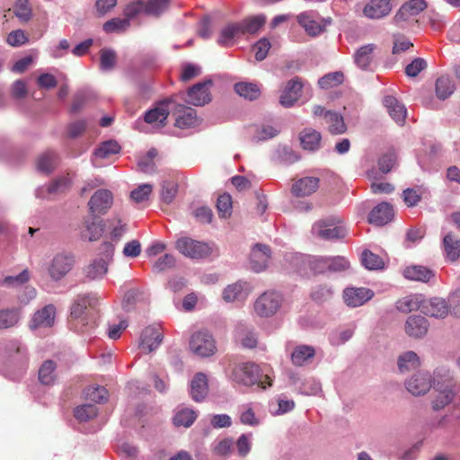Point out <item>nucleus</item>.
Here are the masks:
<instances>
[{
  "label": "nucleus",
  "instance_id": "39",
  "mask_svg": "<svg viewBox=\"0 0 460 460\" xmlns=\"http://www.w3.org/2000/svg\"><path fill=\"white\" fill-rule=\"evenodd\" d=\"M314 355L315 349L314 347L309 345H298L294 349L291 354V360L296 366H303L309 359L313 358Z\"/></svg>",
  "mask_w": 460,
  "mask_h": 460
},
{
  "label": "nucleus",
  "instance_id": "30",
  "mask_svg": "<svg viewBox=\"0 0 460 460\" xmlns=\"http://www.w3.org/2000/svg\"><path fill=\"white\" fill-rule=\"evenodd\" d=\"M318 187L319 179L317 177H304L292 185L291 192L296 197H305L315 192Z\"/></svg>",
  "mask_w": 460,
  "mask_h": 460
},
{
  "label": "nucleus",
  "instance_id": "8",
  "mask_svg": "<svg viewBox=\"0 0 460 460\" xmlns=\"http://www.w3.org/2000/svg\"><path fill=\"white\" fill-rule=\"evenodd\" d=\"M75 264V257L70 252H58L49 262L48 273L53 281L64 279L72 270Z\"/></svg>",
  "mask_w": 460,
  "mask_h": 460
},
{
  "label": "nucleus",
  "instance_id": "51",
  "mask_svg": "<svg viewBox=\"0 0 460 460\" xmlns=\"http://www.w3.org/2000/svg\"><path fill=\"white\" fill-rule=\"evenodd\" d=\"M120 146L115 140H107L102 142L95 150L94 155L96 157L105 159L112 155L119 153Z\"/></svg>",
  "mask_w": 460,
  "mask_h": 460
},
{
  "label": "nucleus",
  "instance_id": "57",
  "mask_svg": "<svg viewBox=\"0 0 460 460\" xmlns=\"http://www.w3.org/2000/svg\"><path fill=\"white\" fill-rule=\"evenodd\" d=\"M355 326H349L343 330H335L329 334L330 343L333 346H339L348 341L354 333Z\"/></svg>",
  "mask_w": 460,
  "mask_h": 460
},
{
  "label": "nucleus",
  "instance_id": "15",
  "mask_svg": "<svg viewBox=\"0 0 460 460\" xmlns=\"http://www.w3.org/2000/svg\"><path fill=\"white\" fill-rule=\"evenodd\" d=\"M344 303L349 307H358L372 299L374 291L367 288L348 287L343 290Z\"/></svg>",
  "mask_w": 460,
  "mask_h": 460
},
{
  "label": "nucleus",
  "instance_id": "55",
  "mask_svg": "<svg viewBox=\"0 0 460 460\" xmlns=\"http://www.w3.org/2000/svg\"><path fill=\"white\" fill-rule=\"evenodd\" d=\"M344 75L342 72H332L324 75L318 80V84L322 89H330L342 84Z\"/></svg>",
  "mask_w": 460,
  "mask_h": 460
},
{
  "label": "nucleus",
  "instance_id": "17",
  "mask_svg": "<svg viewBox=\"0 0 460 460\" xmlns=\"http://www.w3.org/2000/svg\"><path fill=\"white\" fill-rule=\"evenodd\" d=\"M252 290L249 282L238 280L233 284L227 285L222 291V298L226 303L242 301L246 299Z\"/></svg>",
  "mask_w": 460,
  "mask_h": 460
},
{
  "label": "nucleus",
  "instance_id": "46",
  "mask_svg": "<svg viewBox=\"0 0 460 460\" xmlns=\"http://www.w3.org/2000/svg\"><path fill=\"white\" fill-rule=\"evenodd\" d=\"M455 89V84L448 75H441L436 81V95L439 100L448 98Z\"/></svg>",
  "mask_w": 460,
  "mask_h": 460
},
{
  "label": "nucleus",
  "instance_id": "22",
  "mask_svg": "<svg viewBox=\"0 0 460 460\" xmlns=\"http://www.w3.org/2000/svg\"><path fill=\"white\" fill-rule=\"evenodd\" d=\"M424 296L421 294H411L398 299L395 303L396 310L401 314H411L419 312L422 314Z\"/></svg>",
  "mask_w": 460,
  "mask_h": 460
},
{
  "label": "nucleus",
  "instance_id": "33",
  "mask_svg": "<svg viewBox=\"0 0 460 460\" xmlns=\"http://www.w3.org/2000/svg\"><path fill=\"white\" fill-rule=\"evenodd\" d=\"M198 417V412L191 408L179 405L175 409L173 416V424L176 427H190Z\"/></svg>",
  "mask_w": 460,
  "mask_h": 460
},
{
  "label": "nucleus",
  "instance_id": "50",
  "mask_svg": "<svg viewBox=\"0 0 460 460\" xmlns=\"http://www.w3.org/2000/svg\"><path fill=\"white\" fill-rule=\"evenodd\" d=\"M117 63V54L111 49L103 48L100 50V69L103 72L112 70Z\"/></svg>",
  "mask_w": 460,
  "mask_h": 460
},
{
  "label": "nucleus",
  "instance_id": "62",
  "mask_svg": "<svg viewBox=\"0 0 460 460\" xmlns=\"http://www.w3.org/2000/svg\"><path fill=\"white\" fill-rule=\"evenodd\" d=\"M30 279V272L28 270H23L16 276H7L2 281L1 285L8 288H16L28 282Z\"/></svg>",
  "mask_w": 460,
  "mask_h": 460
},
{
  "label": "nucleus",
  "instance_id": "48",
  "mask_svg": "<svg viewBox=\"0 0 460 460\" xmlns=\"http://www.w3.org/2000/svg\"><path fill=\"white\" fill-rule=\"evenodd\" d=\"M9 351H15L13 359L17 361V365L20 370H24L27 367L28 357L26 348L19 341H12L8 345Z\"/></svg>",
  "mask_w": 460,
  "mask_h": 460
},
{
  "label": "nucleus",
  "instance_id": "10",
  "mask_svg": "<svg viewBox=\"0 0 460 460\" xmlns=\"http://www.w3.org/2000/svg\"><path fill=\"white\" fill-rule=\"evenodd\" d=\"M113 204V194L107 189L97 190L91 197L88 207L93 217L104 215Z\"/></svg>",
  "mask_w": 460,
  "mask_h": 460
},
{
  "label": "nucleus",
  "instance_id": "28",
  "mask_svg": "<svg viewBox=\"0 0 460 460\" xmlns=\"http://www.w3.org/2000/svg\"><path fill=\"white\" fill-rule=\"evenodd\" d=\"M208 393V379L205 374L197 373L190 381V394L197 402H202Z\"/></svg>",
  "mask_w": 460,
  "mask_h": 460
},
{
  "label": "nucleus",
  "instance_id": "36",
  "mask_svg": "<svg viewBox=\"0 0 460 460\" xmlns=\"http://www.w3.org/2000/svg\"><path fill=\"white\" fill-rule=\"evenodd\" d=\"M242 36L243 35L239 22L228 23L222 29L217 43L221 46H229L234 39Z\"/></svg>",
  "mask_w": 460,
  "mask_h": 460
},
{
  "label": "nucleus",
  "instance_id": "61",
  "mask_svg": "<svg viewBox=\"0 0 460 460\" xmlns=\"http://www.w3.org/2000/svg\"><path fill=\"white\" fill-rule=\"evenodd\" d=\"M333 291L328 285H317L311 291V297L316 303H323L332 296Z\"/></svg>",
  "mask_w": 460,
  "mask_h": 460
},
{
  "label": "nucleus",
  "instance_id": "19",
  "mask_svg": "<svg viewBox=\"0 0 460 460\" xmlns=\"http://www.w3.org/2000/svg\"><path fill=\"white\" fill-rule=\"evenodd\" d=\"M71 184V180L68 177L62 176L47 185L39 187L35 195L39 199H49L52 196L65 192L70 188Z\"/></svg>",
  "mask_w": 460,
  "mask_h": 460
},
{
  "label": "nucleus",
  "instance_id": "45",
  "mask_svg": "<svg viewBox=\"0 0 460 460\" xmlns=\"http://www.w3.org/2000/svg\"><path fill=\"white\" fill-rule=\"evenodd\" d=\"M325 119L331 134L340 135L346 132L347 126L344 123L343 117L338 112L326 111Z\"/></svg>",
  "mask_w": 460,
  "mask_h": 460
},
{
  "label": "nucleus",
  "instance_id": "42",
  "mask_svg": "<svg viewBox=\"0 0 460 460\" xmlns=\"http://www.w3.org/2000/svg\"><path fill=\"white\" fill-rule=\"evenodd\" d=\"M266 22V17L263 14L251 16L239 22L243 35L255 34Z\"/></svg>",
  "mask_w": 460,
  "mask_h": 460
},
{
  "label": "nucleus",
  "instance_id": "5",
  "mask_svg": "<svg viewBox=\"0 0 460 460\" xmlns=\"http://www.w3.org/2000/svg\"><path fill=\"white\" fill-rule=\"evenodd\" d=\"M176 248L184 256L194 260L207 258L212 253V247L208 243L197 241L190 237L178 239Z\"/></svg>",
  "mask_w": 460,
  "mask_h": 460
},
{
  "label": "nucleus",
  "instance_id": "2",
  "mask_svg": "<svg viewBox=\"0 0 460 460\" xmlns=\"http://www.w3.org/2000/svg\"><path fill=\"white\" fill-rule=\"evenodd\" d=\"M312 232L323 240L333 241L344 238L348 229L341 217L332 215L315 222Z\"/></svg>",
  "mask_w": 460,
  "mask_h": 460
},
{
  "label": "nucleus",
  "instance_id": "26",
  "mask_svg": "<svg viewBox=\"0 0 460 460\" xmlns=\"http://www.w3.org/2000/svg\"><path fill=\"white\" fill-rule=\"evenodd\" d=\"M391 10V0H369L363 9V13L369 19H381L388 15Z\"/></svg>",
  "mask_w": 460,
  "mask_h": 460
},
{
  "label": "nucleus",
  "instance_id": "20",
  "mask_svg": "<svg viewBox=\"0 0 460 460\" xmlns=\"http://www.w3.org/2000/svg\"><path fill=\"white\" fill-rule=\"evenodd\" d=\"M427 8L425 0H410L404 3L397 11L394 17L395 23L406 22L411 17L417 16Z\"/></svg>",
  "mask_w": 460,
  "mask_h": 460
},
{
  "label": "nucleus",
  "instance_id": "21",
  "mask_svg": "<svg viewBox=\"0 0 460 460\" xmlns=\"http://www.w3.org/2000/svg\"><path fill=\"white\" fill-rule=\"evenodd\" d=\"M98 304V298L93 294L78 295L70 307V316H81L87 313L92 314Z\"/></svg>",
  "mask_w": 460,
  "mask_h": 460
},
{
  "label": "nucleus",
  "instance_id": "29",
  "mask_svg": "<svg viewBox=\"0 0 460 460\" xmlns=\"http://www.w3.org/2000/svg\"><path fill=\"white\" fill-rule=\"evenodd\" d=\"M383 103L396 123L402 124L404 122L407 110L402 102L393 95H386L384 97Z\"/></svg>",
  "mask_w": 460,
  "mask_h": 460
},
{
  "label": "nucleus",
  "instance_id": "23",
  "mask_svg": "<svg viewBox=\"0 0 460 460\" xmlns=\"http://www.w3.org/2000/svg\"><path fill=\"white\" fill-rule=\"evenodd\" d=\"M394 208L388 202L377 204L368 215V222L375 226H385L394 217Z\"/></svg>",
  "mask_w": 460,
  "mask_h": 460
},
{
  "label": "nucleus",
  "instance_id": "13",
  "mask_svg": "<svg viewBox=\"0 0 460 460\" xmlns=\"http://www.w3.org/2000/svg\"><path fill=\"white\" fill-rule=\"evenodd\" d=\"M431 387L434 390H457V382L455 379L453 371L446 366L435 368L431 376Z\"/></svg>",
  "mask_w": 460,
  "mask_h": 460
},
{
  "label": "nucleus",
  "instance_id": "56",
  "mask_svg": "<svg viewBox=\"0 0 460 460\" xmlns=\"http://www.w3.org/2000/svg\"><path fill=\"white\" fill-rule=\"evenodd\" d=\"M84 393L87 400L94 402H104L108 399V391L103 386L89 385Z\"/></svg>",
  "mask_w": 460,
  "mask_h": 460
},
{
  "label": "nucleus",
  "instance_id": "40",
  "mask_svg": "<svg viewBox=\"0 0 460 460\" xmlns=\"http://www.w3.org/2000/svg\"><path fill=\"white\" fill-rule=\"evenodd\" d=\"M234 92L241 97L254 101L261 95V90L257 84L247 82H239L234 85Z\"/></svg>",
  "mask_w": 460,
  "mask_h": 460
},
{
  "label": "nucleus",
  "instance_id": "1",
  "mask_svg": "<svg viewBox=\"0 0 460 460\" xmlns=\"http://www.w3.org/2000/svg\"><path fill=\"white\" fill-rule=\"evenodd\" d=\"M230 379L243 386H252L257 384L262 389H266L272 385V379L268 375L264 376V380L261 379L259 367L252 362L235 365L232 369Z\"/></svg>",
  "mask_w": 460,
  "mask_h": 460
},
{
  "label": "nucleus",
  "instance_id": "54",
  "mask_svg": "<svg viewBox=\"0 0 460 460\" xmlns=\"http://www.w3.org/2000/svg\"><path fill=\"white\" fill-rule=\"evenodd\" d=\"M170 0H147L145 1L146 14L159 17L169 7Z\"/></svg>",
  "mask_w": 460,
  "mask_h": 460
},
{
  "label": "nucleus",
  "instance_id": "4",
  "mask_svg": "<svg viewBox=\"0 0 460 460\" xmlns=\"http://www.w3.org/2000/svg\"><path fill=\"white\" fill-rule=\"evenodd\" d=\"M282 303L283 296L279 292L268 290L257 297L253 309L259 316H274L280 311Z\"/></svg>",
  "mask_w": 460,
  "mask_h": 460
},
{
  "label": "nucleus",
  "instance_id": "9",
  "mask_svg": "<svg viewBox=\"0 0 460 460\" xmlns=\"http://www.w3.org/2000/svg\"><path fill=\"white\" fill-rule=\"evenodd\" d=\"M164 332L160 324L146 326L140 333L139 348L146 353L155 350L162 343Z\"/></svg>",
  "mask_w": 460,
  "mask_h": 460
},
{
  "label": "nucleus",
  "instance_id": "60",
  "mask_svg": "<svg viewBox=\"0 0 460 460\" xmlns=\"http://www.w3.org/2000/svg\"><path fill=\"white\" fill-rule=\"evenodd\" d=\"M296 388L301 394L316 395L321 391V384L310 377L303 380Z\"/></svg>",
  "mask_w": 460,
  "mask_h": 460
},
{
  "label": "nucleus",
  "instance_id": "25",
  "mask_svg": "<svg viewBox=\"0 0 460 460\" xmlns=\"http://www.w3.org/2000/svg\"><path fill=\"white\" fill-rule=\"evenodd\" d=\"M450 314L448 301L441 297L426 299L422 305L423 316H447Z\"/></svg>",
  "mask_w": 460,
  "mask_h": 460
},
{
  "label": "nucleus",
  "instance_id": "43",
  "mask_svg": "<svg viewBox=\"0 0 460 460\" xmlns=\"http://www.w3.org/2000/svg\"><path fill=\"white\" fill-rule=\"evenodd\" d=\"M57 365L53 360H46L39 369V380L44 385H52L55 383Z\"/></svg>",
  "mask_w": 460,
  "mask_h": 460
},
{
  "label": "nucleus",
  "instance_id": "53",
  "mask_svg": "<svg viewBox=\"0 0 460 460\" xmlns=\"http://www.w3.org/2000/svg\"><path fill=\"white\" fill-rule=\"evenodd\" d=\"M97 414H98L97 407L91 403H85V404L77 406L74 410V416L80 422L88 421V420L93 419L94 417H96Z\"/></svg>",
  "mask_w": 460,
  "mask_h": 460
},
{
  "label": "nucleus",
  "instance_id": "59",
  "mask_svg": "<svg viewBox=\"0 0 460 460\" xmlns=\"http://www.w3.org/2000/svg\"><path fill=\"white\" fill-rule=\"evenodd\" d=\"M240 422L243 425L251 427H256L260 425V419L256 417L251 404H245L242 406L240 410Z\"/></svg>",
  "mask_w": 460,
  "mask_h": 460
},
{
  "label": "nucleus",
  "instance_id": "12",
  "mask_svg": "<svg viewBox=\"0 0 460 460\" xmlns=\"http://www.w3.org/2000/svg\"><path fill=\"white\" fill-rule=\"evenodd\" d=\"M211 85V79L195 84L188 90L185 102L194 106H203L209 102L211 98L208 88Z\"/></svg>",
  "mask_w": 460,
  "mask_h": 460
},
{
  "label": "nucleus",
  "instance_id": "6",
  "mask_svg": "<svg viewBox=\"0 0 460 460\" xmlns=\"http://www.w3.org/2000/svg\"><path fill=\"white\" fill-rule=\"evenodd\" d=\"M172 104H174L172 98L157 102L153 108L144 113V122L156 128H164L166 125L169 113L172 110Z\"/></svg>",
  "mask_w": 460,
  "mask_h": 460
},
{
  "label": "nucleus",
  "instance_id": "27",
  "mask_svg": "<svg viewBox=\"0 0 460 460\" xmlns=\"http://www.w3.org/2000/svg\"><path fill=\"white\" fill-rule=\"evenodd\" d=\"M104 231V224L99 217H93L84 220V229L81 233L83 240L94 242L101 238Z\"/></svg>",
  "mask_w": 460,
  "mask_h": 460
},
{
  "label": "nucleus",
  "instance_id": "16",
  "mask_svg": "<svg viewBox=\"0 0 460 460\" xmlns=\"http://www.w3.org/2000/svg\"><path fill=\"white\" fill-rule=\"evenodd\" d=\"M405 387L412 395L425 394L431 387V376L429 372L419 371L405 382Z\"/></svg>",
  "mask_w": 460,
  "mask_h": 460
},
{
  "label": "nucleus",
  "instance_id": "41",
  "mask_svg": "<svg viewBox=\"0 0 460 460\" xmlns=\"http://www.w3.org/2000/svg\"><path fill=\"white\" fill-rule=\"evenodd\" d=\"M58 155L54 151H47L40 155L37 161V169L39 172L49 174L58 164Z\"/></svg>",
  "mask_w": 460,
  "mask_h": 460
},
{
  "label": "nucleus",
  "instance_id": "38",
  "mask_svg": "<svg viewBox=\"0 0 460 460\" xmlns=\"http://www.w3.org/2000/svg\"><path fill=\"white\" fill-rule=\"evenodd\" d=\"M444 250L447 257L452 261H456L460 256V238L453 233H447L443 238Z\"/></svg>",
  "mask_w": 460,
  "mask_h": 460
},
{
  "label": "nucleus",
  "instance_id": "44",
  "mask_svg": "<svg viewBox=\"0 0 460 460\" xmlns=\"http://www.w3.org/2000/svg\"><path fill=\"white\" fill-rule=\"evenodd\" d=\"M397 366L401 373L408 372L420 366V358L414 351H406L398 357Z\"/></svg>",
  "mask_w": 460,
  "mask_h": 460
},
{
  "label": "nucleus",
  "instance_id": "35",
  "mask_svg": "<svg viewBox=\"0 0 460 460\" xmlns=\"http://www.w3.org/2000/svg\"><path fill=\"white\" fill-rule=\"evenodd\" d=\"M429 326L427 318H407L405 332L411 337L421 338L427 333Z\"/></svg>",
  "mask_w": 460,
  "mask_h": 460
},
{
  "label": "nucleus",
  "instance_id": "24",
  "mask_svg": "<svg viewBox=\"0 0 460 460\" xmlns=\"http://www.w3.org/2000/svg\"><path fill=\"white\" fill-rule=\"evenodd\" d=\"M303 84L298 77H295L287 83L283 90L279 102L285 108L292 107L300 97Z\"/></svg>",
  "mask_w": 460,
  "mask_h": 460
},
{
  "label": "nucleus",
  "instance_id": "52",
  "mask_svg": "<svg viewBox=\"0 0 460 460\" xmlns=\"http://www.w3.org/2000/svg\"><path fill=\"white\" fill-rule=\"evenodd\" d=\"M362 265L369 270H380L384 267L383 259L369 250H365L360 258Z\"/></svg>",
  "mask_w": 460,
  "mask_h": 460
},
{
  "label": "nucleus",
  "instance_id": "18",
  "mask_svg": "<svg viewBox=\"0 0 460 460\" xmlns=\"http://www.w3.org/2000/svg\"><path fill=\"white\" fill-rule=\"evenodd\" d=\"M270 259V248L266 244L256 243L250 255L251 268L254 272H261L268 267Z\"/></svg>",
  "mask_w": 460,
  "mask_h": 460
},
{
  "label": "nucleus",
  "instance_id": "14",
  "mask_svg": "<svg viewBox=\"0 0 460 460\" xmlns=\"http://www.w3.org/2000/svg\"><path fill=\"white\" fill-rule=\"evenodd\" d=\"M172 111L177 116L175 119V126L177 128L185 129L194 128L199 125L197 112L194 109L176 103L174 101Z\"/></svg>",
  "mask_w": 460,
  "mask_h": 460
},
{
  "label": "nucleus",
  "instance_id": "7",
  "mask_svg": "<svg viewBox=\"0 0 460 460\" xmlns=\"http://www.w3.org/2000/svg\"><path fill=\"white\" fill-rule=\"evenodd\" d=\"M190 349L200 358H208L217 350L213 336L206 330L194 332L190 340Z\"/></svg>",
  "mask_w": 460,
  "mask_h": 460
},
{
  "label": "nucleus",
  "instance_id": "64",
  "mask_svg": "<svg viewBox=\"0 0 460 460\" xmlns=\"http://www.w3.org/2000/svg\"><path fill=\"white\" fill-rule=\"evenodd\" d=\"M252 433L242 434L236 440L237 454L240 457H245L252 449Z\"/></svg>",
  "mask_w": 460,
  "mask_h": 460
},
{
  "label": "nucleus",
  "instance_id": "3",
  "mask_svg": "<svg viewBox=\"0 0 460 460\" xmlns=\"http://www.w3.org/2000/svg\"><path fill=\"white\" fill-rule=\"evenodd\" d=\"M293 269L300 274H306L310 270L314 273L329 271L328 257H312L302 253H292L287 256Z\"/></svg>",
  "mask_w": 460,
  "mask_h": 460
},
{
  "label": "nucleus",
  "instance_id": "58",
  "mask_svg": "<svg viewBox=\"0 0 460 460\" xmlns=\"http://www.w3.org/2000/svg\"><path fill=\"white\" fill-rule=\"evenodd\" d=\"M130 22L128 19L125 18H113L107 21L103 24V31L107 33L122 32L128 29Z\"/></svg>",
  "mask_w": 460,
  "mask_h": 460
},
{
  "label": "nucleus",
  "instance_id": "49",
  "mask_svg": "<svg viewBox=\"0 0 460 460\" xmlns=\"http://www.w3.org/2000/svg\"><path fill=\"white\" fill-rule=\"evenodd\" d=\"M108 270V261L106 259H96L90 264L86 270L85 274L91 279L102 278Z\"/></svg>",
  "mask_w": 460,
  "mask_h": 460
},
{
  "label": "nucleus",
  "instance_id": "32",
  "mask_svg": "<svg viewBox=\"0 0 460 460\" xmlns=\"http://www.w3.org/2000/svg\"><path fill=\"white\" fill-rule=\"evenodd\" d=\"M403 276L410 280L428 283L435 277V273L425 266L411 265L403 270Z\"/></svg>",
  "mask_w": 460,
  "mask_h": 460
},
{
  "label": "nucleus",
  "instance_id": "63",
  "mask_svg": "<svg viewBox=\"0 0 460 460\" xmlns=\"http://www.w3.org/2000/svg\"><path fill=\"white\" fill-rule=\"evenodd\" d=\"M217 208L221 217H227L232 213V198L229 194L224 193L217 198Z\"/></svg>",
  "mask_w": 460,
  "mask_h": 460
},
{
  "label": "nucleus",
  "instance_id": "34",
  "mask_svg": "<svg viewBox=\"0 0 460 460\" xmlns=\"http://www.w3.org/2000/svg\"><path fill=\"white\" fill-rule=\"evenodd\" d=\"M299 139L302 147L308 151H316L321 146V134L313 128H305L300 132Z\"/></svg>",
  "mask_w": 460,
  "mask_h": 460
},
{
  "label": "nucleus",
  "instance_id": "37",
  "mask_svg": "<svg viewBox=\"0 0 460 460\" xmlns=\"http://www.w3.org/2000/svg\"><path fill=\"white\" fill-rule=\"evenodd\" d=\"M437 393L435 398L431 401V408L434 411H439L449 405L455 399L457 390H434Z\"/></svg>",
  "mask_w": 460,
  "mask_h": 460
},
{
  "label": "nucleus",
  "instance_id": "11",
  "mask_svg": "<svg viewBox=\"0 0 460 460\" xmlns=\"http://www.w3.org/2000/svg\"><path fill=\"white\" fill-rule=\"evenodd\" d=\"M298 24L305 29L310 36L315 37L321 34L326 26L331 23V20H319L317 13L314 11H305L296 16Z\"/></svg>",
  "mask_w": 460,
  "mask_h": 460
},
{
  "label": "nucleus",
  "instance_id": "31",
  "mask_svg": "<svg viewBox=\"0 0 460 460\" xmlns=\"http://www.w3.org/2000/svg\"><path fill=\"white\" fill-rule=\"evenodd\" d=\"M376 45L369 43L360 47L354 54V62L356 66L364 71L372 70L373 52Z\"/></svg>",
  "mask_w": 460,
  "mask_h": 460
},
{
  "label": "nucleus",
  "instance_id": "47",
  "mask_svg": "<svg viewBox=\"0 0 460 460\" xmlns=\"http://www.w3.org/2000/svg\"><path fill=\"white\" fill-rule=\"evenodd\" d=\"M146 298V294L143 290L139 288H131L124 296L122 306L123 309L129 313L131 309L136 305L138 302L144 301Z\"/></svg>",
  "mask_w": 460,
  "mask_h": 460
}]
</instances>
